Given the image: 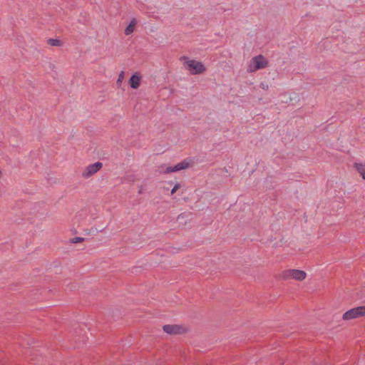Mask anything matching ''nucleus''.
<instances>
[{"mask_svg":"<svg viewBox=\"0 0 365 365\" xmlns=\"http://www.w3.org/2000/svg\"><path fill=\"white\" fill-rule=\"evenodd\" d=\"M71 241L72 243L81 242L84 241V238L80 237H76L72 238Z\"/></svg>","mask_w":365,"mask_h":365,"instance_id":"nucleus-12","label":"nucleus"},{"mask_svg":"<svg viewBox=\"0 0 365 365\" xmlns=\"http://www.w3.org/2000/svg\"><path fill=\"white\" fill-rule=\"evenodd\" d=\"M123 78H124V72L121 71L118 76V78L117 80V84L120 86L121 84Z\"/></svg>","mask_w":365,"mask_h":365,"instance_id":"nucleus-13","label":"nucleus"},{"mask_svg":"<svg viewBox=\"0 0 365 365\" xmlns=\"http://www.w3.org/2000/svg\"><path fill=\"white\" fill-rule=\"evenodd\" d=\"M365 316V306H360L346 311L342 316L345 321Z\"/></svg>","mask_w":365,"mask_h":365,"instance_id":"nucleus-3","label":"nucleus"},{"mask_svg":"<svg viewBox=\"0 0 365 365\" xmlns=\"http://www.w3.org/2000/svg\"><path fill=\"white\" fill-rule=\"evenodd\" d=\"M180 187V185L179 184H176L172 189L171 190V193L173 194L175 193Z\"/></svg>","mask_w":365,"mask_h":365,"instance_id":"nucleus-14","label":"nucleus"},{"mask_svg":"<svg viewBox=\"0 0 365 365\" xmlns=\"http://www.w3.org/2000/svg\"><path fill=\"white\" fill-rule=\"evenodd\" d=\"M135 24H136V21L135 19L131 21V22L128 25V26L125 29V35L128 36L133 32Z\"/></svg>","mask_w":365,"mask_h":365,"instance_id":"nucleus-10","label":"nucleus"},{"mask_svg":"<svg viewBox=\"0 0 365 365\" xmlns=\"http://www.w3.org/2000/svg\"><path fill=\"white\" fill-rule=\"evenodd\" d=\"M307 274L302 270L299 269H289L283 272V278L284 279H294L302 281L305 279Z\"/></svg>","mask_w":365,"mask_h":365,"instance_id":"nucleus-4","label":"nucleus"},{"mask_svg":"<svg viewBox=\"0 0 365 365\" xmlns=\"http://www.w3.org/2000/svg\"><path fill=\"white\" fill-rule=\"evenodd\" d=\"M189 166H190V162H189V160H187L186 159V160H182V162L178 163L175 166L168 167L166 168L165 173H173V172L180 171V170H182L189 168Z\"/></svg>","mask_w":365,"mask_h":365,"instance_id":"nucleus-6","label":"nucleus"},{"mask_svg":"<svg viewBox=\"0 0 365 365\" xmlns=\"http://www.w3.org/2000/svg\"><path fill=\"white\" fill-rule=\"evenodd\" d=\"M260 87L263 89L267 90L268 89V85L264 83H261Z\"/></svg>","mask_w":365,"mask_h":365,"instance_id":"nucleus-15","label":"nucleus"},{"mask_svg":"<svg viewBox=\"0 0 365 365\" xmlns=\"http://www.w3.org/2000/svg\"><path fill=\"white\" fill-rule=\"evenodd\" d=\"M48 43L52 46H60L62 44L60 40L54 38L48 39Z\"/></svg>","mask_w":365,"mask_h":365,"instance_id":"nucleus-11","label":"nucleus"},{"mask_svg":"<svg viewBox=\"0 0 365 365\" xmlns=\"http://www.w3.org/2000/svg\"><path fill=\"white\" fill-rule=\"evenodd\" d=\"M268 61L262 55L254 56L250 60L247 66V72L253 73L258 70L267 67Z\"/></svg>","mask_w":365,"mask_h":365,"instance_id":"nucleus-1","label":"nucleus"},{"mask_svg":"<svg viewBox=\"0 0 365 365\" xmlns=\"http://www.w3.org/2000/svg\"><path fill=\"white\" fill-rule=\"evenodd\" d=\"M354 167L356 168V170L360 174L361 178L364 180H365V165L362 163H355L354 165Z\"/></svg>","mask_w":365,"mask_h":365,"instance_id":"nucleus-9","label":"nucleus"},{"mask_svg":"<svg viewBox=\"0 0 365 365\" xmlns=\"http://www.w3.org/2000/svg\"><path fill=\"white\" fill-rule=\"evenodd\" d=\"M103 167V164L101 162H96L93 164H90L86 167L85 170L82 173V176L84 178H89L94 174H96L98 170H100Z\"/></svg>","mask_w":365,"mask_h":365,"instance_id":"nucleus-5","label":"nucleus"},{"mask_svg":"<svg viewBox=\"0 0 365 365\" xmlns=\"http://www.w3.org/2000/svg\"><path fill=\"white\" fill-rule=\"evenodd\" d=\"M181 59L186 60L185 66L192 75L201 74L206 70L203 63L200 61L189 60L185 56L182 57Z\"/></svg>","mask_w":365,"mask_h":365,"instance_id":"nucleus-2","label":"nucleus"},{"mask_svg":"<svg viewBox=\"0 0 365 365\" xmlns=\"http://www.w3.org/2000/svg\"><path fill=\"white\" fill-rule=\"evenodd\" d=\"M130 86L132 88L136 89L139 87L140 83V77L138 74H133L129 79Z\"/></svg>","mask_w":365,"mask_h":365,"instance_id":"nucleus-8","label":"nucleus"},{"mask_svg":"<svg viewBox=\"0 0 365 365\" xmlns=\"http://www.w3.org/2000/svg\"><path fill=\"white\" fill-rule=\"evenodd\" d=\"M163 329L167 334H180L182 331L183 328L178 325L167 324L163 327Z\"/></svg>","mask_w":365,"mask_h":365,"instance_id":"nucleus-7","label":"nucleus"}]
</instances>
